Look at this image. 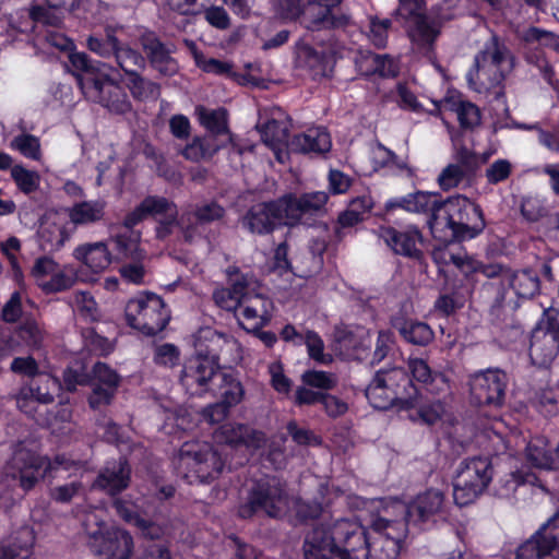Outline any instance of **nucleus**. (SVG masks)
Segmentation results:
<instances>
[{
	"label": "nucleus",
	"instance_id": "nucleus-49",
	"mask_svg": "<svg viewBox=\"0 0 559 559\" xmlns=\"http://www.w3.org/2000/svg\"><path fill=\"white\" fill-rule=\"evenodd\" d=\"M128 87L135 99L145 100L159 96V86L139 73L129 76Z\"/></svg>",
	"mask_w": 559,
	"mask_h": 559
},
{
	"label": "nucleus",
	"instance_id": "nucleus-57",
	"mask_svg": "<svg viewBox=\"0 0 559 559\" xmlns=\"http://www.w3.org/2000/svg\"><path fill=\"white\" fill-rule=\"evenodd\" d=\"M464 178V169L457 164H450L438 176V183L442 190H450L460 185Z\"/></svg>",
	"mask_w": 559,
	"mask_h": 559
},
{
	"label": "nucleus",
	"instance_id": "nucleus-29",
	"mask_svg": "<svg viewBox=\"0 0 559 559\" xmlns=\"http://www.w3.org/2000/svg\"><path fill=\"white\" fill-rule=\"evenodd\" d=\"M330 134L323 128H310L297 134L289 142L290 151L296 153H325L331 148Z\"/></svg>",
	"mask_w": 559,
	"mask_h": 559
},
{
	"label": "nucleus",
	"instance_id": "nucleus-40",
	"mask_svg": "<svg viewBox=\"0 0 559 559\" xmlns=\"http://www.w3.org/2000/svg\"><path fill=\"white\" fill-rule=\"evenodd\" d=\"M115 243L118 254L124 259L141 261L144 252L140 248V234L134 230H126L110 238Z\"/></svg>",
	"mask_w": 559,
	"mask_h": 559
},
{
	"label": "nucleus",
	"instance_id": "nucleus-52",
	"mask_svg": "<svg viewBox=\"0 0 559 559\" xmlns=\"http://www.w3.org/2000/svg\"><path fill=\"white\" fill-rule=\"evenodd\" d=\"M141 203L147 215L166 214L171 218L168 224L175 222L177 216L176 205L173 202H169L167 199L159 197H147Z\"/></svg>",
	"mask_w": 559,
	"mask_h": 559
},
{
	"label": "nucleus",
	"instance_id": "nucleus-23",
	"mask_svg": "<svg viewBox=\"0 0 559 559\" xmlns=\"http://www.w3.org/2000/svg\"><path fill=\"white\" fill-rule=\"evenodd\" d=\"M236 346L237 344L234 338L212 328H202L194 335L197 355L206 356L218 364L224 353L233 350Z\"/></svg>",
	"mask_w": 559,
	"mask_h": 559
},
{
	"label": "nucleus",
	"instance_id": "nucleus-11",
	"mask_svg": "<svg viewBox=\"0 0 559 559\" xmlns=\"http://www.w3.org/2000/svg\"><path fill=\"white\" fill-rule=\"evenodd\" d=\"M217 377H219V364L206 356L195 354L186 361L180 382L189 394L195 395L214 391Z\"/></svg>",
	"mask_w": 559,
	"mask_h": 559
},
{
	"label": "nucleus",
	"instance_id": "nucleus-50",
	"mask_svg": "<svg viewBox=\"0 0 559 559\" xmlns=\"http://www.w3.org/2000/svg\"><path fill=\"white\" fill-rule=\"evenodd\" d=\"M71 298L74 309L85 319L94 321L99 317L97 302L90 293L75 292Z\"/></svg>",
	"mask_w": 559,
	"mask_h": 559
},
{
	"label": "nucleus",
	"instance_id": "nucleus-39",
	"mask_svg": "<svg viewBox=\"0 0 559 559\" xmlns=\"http://www.w3.org/2000/svg\"><path fill=\"white\" fill-rule=\"evenodd\" d=\"M214 391L217 392L222 401L229 406H235L241 402L243 397V388L240 381L230 373L219 371L216 378Z\"/></svg>",
	"mask_w": 559,
	"mask_h": 559
},
{
	"label": "nucleus",
	"instance_id": "nucleus-35",
	"mask_svg": "<svg viewBox=\"0 0 559 559\" xmlns=\"http://www.w3.org/2000/svg\"><path fill=\"white\" fill-rule=\"evenodd\" d=\"M503 283L514 290L515 295L521 298H531L535 296L540 287L538 275L531 270L503 273Z\"/></svg>",
	"mask_w": 559,
	"mask_h": 559
},
{
	"label": "nucleus",
	"instance_id": "nucleus-27",
	"mask_svg": "<svg viewBox=\"0 0 559 559\" xmlns=\"http://www.w3.org/2000/svg\"><path fill=\"white\" fill-rule=\"evenodd\" d=\"M559 353V341L546 334L543 329H534L531 335L530 357L539 367L549 366Z\"/></svg>",
	"mask_w": 559,
	"mask_h": 559
},
{
	"label": "nucleus",
	"instance_id": "nucleus-59",
	"mask_svg": "<svg viewBox=\"0 0 559 559\" xmlns=\"http://www.w3.org/2000/svg\"><path fill=\"white\" fill-rule=\"evenodd\" d=\"M56 264L57 262L48 257H41L35 261L31 275L43 290L44 284L48 282V277L53 272Z\"/></svg>",
	"mask_w": 559,
	"mask_h": 559
},
{
	"label": "nucleus",
	"instance_id": "nucleus-63",
	"mask_svg": "<svg viewBox=\"0 0 559 559\" xmlns=\"http://www.w3.org/2000/svg\"><path fill=\"white\" fill-rule=\"evenodd\" d=\"M334 341L337 344L336 349L345 357H352L353 350L357 347V341L354 334L346 329H336L334 332Z\"/></svg>",
	"mask_w": 559,
	"mask_h": 559
},
{
	"label": "nucleus",
	"instance_id": "nucleus-13",
	"mask_svg": "<svg viewBox=\"0 0 559 559\" xmlns=\"http://www.w3.org/2000/svg\"><path fill=\"white\" fill-rule=\"evenodd\" d=\"M228 287L217 288L213 293L215 304L227 311L236 312L242 299L258 289V281L250 274H243L236 267H228Z\"/></svg>",
	"mask_w": 559,
	"mask_h": 559
},
{
	"label": "nucleus",
	"instance_id": "nucleus-22",
	"mask_svg": "<svg viewBox=\"0 0 559 559\" xmlns=\"http://www.w3.org/2000/svg\"><path fill=\"white\" fill-rule=\"evenodd\" d=\"M392 406L406 411L411 420L427 425L435 424L444 413V407L439 401L426 402L423 394H416L409 399H397Z\"/></svg>",
	"mask_w": 559,
	"mask_h": 559
},
{
	"label": "nucleus",
	"instance_id": "nucleus-45",
	"mask_svg": "<svg viewBox=\"0 0 559 559\" xmlns=\"http://www.w3.org/2000/svg\"><path fill=\"white\" fill-rule=\"evenodd\" d=\"M399 331L405 341L416 345H427L433 338L432 330L424 322L406 321Z\"/></svg>",
	"mask_w": 559,
	"mask_h": 559
},
{
	"label": "nucleus",
	"instance_id": "nucleus-51",
	"mask_svg": "<svg viewBox=\"0 0 559 559\" xmlns=\"http://www.w3.org/2000/svg\"><path fill=\"white\" fill-rule=\"evenodd\" d=\"M11 176L19 189L24 193H31L39 186V175L21 165H15L11 168Z\"/></svg>",
	"mask_w": 559,
	"mask_h": 559
},
{
	"label": "nucleus",
	"instance_id": "nucleus-62",
	"mask_svg": "<svg viewBox=\"0 0 559 559\" xmlns=\"http://www.w3.org/2000/svg\"><path fill=\"white\" fill-rule=\"evenodd\" d=\"M276 13L285 20H296L304 12L301 0H272Z\"/></svg>",
	"mask_w": 559,
	"mask_h": 559
},
{
	"label": "nucleus",
	"instance_id": "nucleus-15",
	"mask_svg": "<svg viewBox=\"0 0 559 559\" xmlns=\"http://www.w3.org/2000/svg\"><path fill=\"white\" fill-rule=\"evenodd\" d=\"M273 302L257 292L249 293L236 311L239 325L248 332H258L271 320Z\"/></svg>",
	"mask_w": 559,
	"mask_h": 559
},
{
	"label": "nucleus",
	"instance_id": "nucleus-16",
	"mask_svg": "<svg viewBox=\"0 0 559 559\" xmlns=\"http://www.w3.org/2000/svg\"><path fill=\"white\" fill-rule=\"evenodd\" d=\"M328 535L348 559H366L368 544L361 526L357 523L340 520Z\"/></svg>",
	"mask_w": 559,
	"mask_h": 559
},
{
	"label": "nucleus",
	"instance_id": "nucleus-41",
	"mask_svg": "<svg viewBox=\"0 0 559 559\" xmlns=\"http://www.w3.org/2000/svg\"><path fill=\"white\" fill-rule=\"evenodd\" d=\"M263 142L272 150L286 144L288 140V122L285 120L270 119L263 126H258Z\"/></svg>",
	"mask_w": 559,
	"mask_h": 559
},
{
	"label": "nucleus",
	"instance_id": "nucleus-21",
	"mask_svg": "<svg viewBox=\"0 0 559 559\" xmlns=\"http://www.w3.org/2000/svg\"><path fill=\"white\" fill-rule=\"evenodd\" d=\"M131 479V468L128 462L120 457L117 461L108 462L99 472L93 483V488L115 496L127 489Z\"/></svg>",
	"mask_w": 559,
	"mask_h": 559
},
{
	"label": "nucleus",
	"instance_id": "nucleus-48",
	"mask_svg": "<svg viewBox=\"0 0 559 559\" xmlns=\"http://www.w3.org/2000/svg\"><path fill=\"white\" fill-rule=\"evenodd\" d=\"M10 147L29 159L39 160L41 157L39 139L29 133H22L13 138Z\"/></svg>",
	"mask_w": 559,
	"mask_h": 559
},
{
	"label": "nucleus",
	"instance_id": "nucleus-42",
	"mask_svg": "<svg viewBox=\"0 0 559 559\" xmlns=\"http://www.w3.org/2000/svg\"><path fill=\"white\" fill-rule=\"evenodd\" d=\"M332 10L333 9H324V11L305 19L307 27L314 31L322 28H342L349 25L350 16L348 14H334Z\"/></svg>",
	"mask_w": 559,
	"mask_h": 559
},
{
	"label": "nucleus",
	"instance_id": "nucleus-5",
	"mask_svg": "<svg viewBox=\"0 0 559 559\" xmlns=\"http://www.w3.org/2000/svg\"><path fill=\"white\" fill-rule=\"evenodd\" d=\"M289 495L286 483L277 477L257 480L248 495V501L239 510L242 518L261 513L270 518H281L288 511Z\"/></svg>",
	"mask_w": 559,
	"mask_h": 559
},
{
	"label": "nucleus",
	"instance_id": "nucleus-4",
	"mask_svg": "<svg viewBox=\"0 0 559 559\" xmlns=\"http://www.w3.org/2000/svg\"><path fill=\"white\" fill-rule=\"evenodd\" d=\"M429 224L432 233L448 227L454 234L457 229L464 228L469 237H474L485 227L480 207L463 195L440 201Z\"/></svg>",
	"mask_w": 559,
	"mask_h": 559
},
{
	"label": "nucleus",
	"instance_id": "nucleus-8",
	"mask_svg": "<svg viewBox=\"0 0 559 559\" xmlns=\"http://www.w3.org/2000/svg\"><path fill=\"white\" fill-rule=\"evenodd\" d=\"M126 319L130 326L146 335H155L165 329L170 314L159 296L146 294L128 301Z\"/></svg>",
	"mask_w": 559,
	"mask_h": 559
},
{
	"label": "nucleus",
	"instance_id": "nucleus-26",
	"mask_svg": "<svg viewBox=\"0 0 559 559\" xmlns=\"http://www.w3.org/2000/svg\"><path fill=\"white\" fill-rule=\"evenodd\" d=\"M525 462L540 471H558V460L554 453V447L544 436H535L530 439L524 449Z\"/></svg>",
	"mask_w": 559,
	"mask_h": 559
},
{
	"label": "nucleus",
	"instance_id": "nucleus-20",
	"mask_svg": "<svg viewBox=\"0 0 559 559\" xmlns=\"http://www.w3.org/2000/svg\"><path fill=\"white\" fill-rule=\"evenodd\" d=\"M225 216V209L216 201H209L197 204L193 209L186 211L178 224L183 233L185 239L191 241L197 229V225L211 224Z\"/></svg>",
	"mask_w": 559,
	"mask_h": 559
},
{
	"label": "nucleus",
	"instance_id": "nucleus-43",
	"mask_svg": "<svg viewBox=\"0 0 559 559\" xmlns=\"http://www.w3.org/2000/svg\"><path fill=\"white\" fill-rule=\"evenodd\" d=\"M199 117L201 124L206 128L213 135L227 134L228 129V114L224 108L218 109H199Z\"/></svg>",
	"mask_w": 559,
	"mask_h": 559
},
{
	"label": "nucleus",
	"instance_id": "nucleus-30",
	"mask_svg": "<svg viewBox=\"0 0 559 559\" xmlns=\"http://www.w3.org/2000/svg\"><path fill=\"white\" fill-rule=\"evenodd\" d=\"M439 108L455 112L462 127L473 128L480 122V112L477 106L464 100L456 92L449 93L440 102Z\"/></svg>",
	"mask_w": 559,
	"mask_h": 559
},
{
	"label": "nucleus",
	"instance_id": "nucleus-61",
	"mask_svg": "<svg viewBox=\"0 0 559 559\" xmlns=\"http://www.w3.org/2000/svg\"><path fill=\"white\" fill-rule=\"evenodd\" d=\"M526 43H539L543 46L559 49V37L550 32H545L537 27H531L523 34Z\"/></svg>",
	"mask_w": 559,
	"mask_h": 559
},
{
	"label": "nucleus",
	"instance_id": "nucleus-53",
	"mask_svg": "<svg viewBox=\"0 0 559 559\" xmlns=\"http://www.w3.org/2000/svg\"><path fill=\"white\" fill-rule=\"evenodd\" d=\"M537 533H535L528 540L522 544L516 552V559H551L548 551L544 549Z\"/></svg>",
	"mask_w": 559,
	"mask_h": 559
},
{
	"label": "nucleus",
	"instance_id": "nucleus-54",
	"mask_svg": "<svg viewBox=\"0 0 559 559\" xmlns=\"http://www.w3.org/2000/svg\"><path fill=\"white\" fill-rule=\"evenodd\" d=\"M112 507L117 514L126 522L134 524L141 528L146 527V521L139 515L138 508L133 502L123 499H116Z\"/></svg>",
	"mask_w": 559,
	"mask_h": 559
},
{
	"label": "nucleus",
	"instance_id": "nucleus-37",
	"mask_svg": "<svg viewBox=\"0 0 559 559\" xmlns=\"http://www.w3.org/2000/svg\"><path fill=\"white\" fill-rule=\"evenodd\" d=\"M39 246L44 251L53 252L63 247L70 238L64 225L46 221L38 230Z\"/></svg>",
	"mask_w": 559,
	"mask_h": 559
},
{
	"label": "nucleus",
	"instance_id": "nucleus-12",
	"mask_svg": "<svg viewBox=\"0 0 559 559\" xmlns=\"http://www.w3.org/2000/svg\"><path fill=\"white\" fill-rule=\"evenodd\" d=\"M91 551L100 559H129L133 551V538L124 530L110 527L103 533L93 532L88 540Z\"/></svg>",
	"mask_w": 559,
	"mask_h": 559
},
{
	"label": "nucleus",
	"instance_id": "nucleus-14",
	"mask_svg": "<svg viewBox=\"0 0 559 559\" xmlns=\"http://www.w3.org/2000/svg\"><path fill=\"white\" fill-rule=\"evenodd\" d=\"M240 223L251 234H270L277 225L285 224L282 200L252 205L241 217Z\"/></svg>",
	"mask_w": 559,
	"mask_h": 559
},
{
	"label": "nucleus",
	"instance_id": "nucleus-55",
	"mask_svg": "<svg viewBox=\"0 0 559 559\" xmlns=\"http://www.w3.org/2000/svg\"><path fill=\"white\" fill-rule=\"evenodd\" d=\"M19 336L31 347H39L45 337V331L35 320H25L19 329Z\"/></svg>",
	"mask_w": 559,
	"mask_h": 559
},
{
	"label": "nucleus",
	"instance_id": "nucleus-7",
	"mask_svg": "<svg viewBox=\"0 0 559 559\" xmlns=\"http://www.w3.org/2000/svg\"><path fill=\"white\" fill-rule=\"evenodd\" d=\"M492 478L491 464L487 459L474 457L464 461L453 479V498L456 504L474 502L488 487Z\"/></svg>",
	"mask_w": 559,
	"mask_h": 559
},
{
	"label": "nucleus",
	"instance_id": "nucleus-2",
	"mask_svg": "<svg viewBox=\"0 0 559 559\" xmlns=\"http://www.w3.org/2000/svg\"><path fill=\"white\" fill-rule=\"evenodd\" d=\"M225 465L222 454L207 442H186L179 451L178 468L190 484L217 479Z\"/></svg>",
	"mask_w": 559,
	"mask_h": 559
},
{
	"label": "nucleus",
	"instance_id": "nucleus-18",
	"mask_svg": "<svg viewBox=\"0 0 559 559\" xmlns=\"http://www.w3.org/2000/svg\"><path fill=\"white\" fill-rule=\"evenodd\" d=\"M215 439L231 448H246L251 451L263 448L266 443V436L247 424L228 423L222 425L215 431Z\"/></svg>",
	"mask_w": 559,
	"mask_h": 559
},
{
	"label": "nucleus",
	"instance_id": "nucleus-56",
	"mask_svg": "<svg viewBox=\"0 0 559 559\" xmlns=\"http://www.w3.org/2000/svg\"><path fill=\"white\" fill-rule=\"evenodd\" d=\"M307 346L309 356L318 362L328 364L332 360L329 354H324L322 338L313 331H307L302 340Z\"/></svg>",
	"mask_w": 559,
	"mask_h": 559
},
{
	"label": "nucleus",
	"instance_id": "nucleus-60",
	"mask_svg": "<svg viewBox=\"0 0 559 559\" xmlns=\"http://www.w3.org/2000/svg\"><path fill=\"white\" fill-rule=\"evenodd\" d=\"M383 391L384 378L382 372L379 370L372 382L366 389V397L376 409H382L384 407Z\"/></svg>",
	"mask_w": 559,
	"mask_h": 559
},
{
	"label": "nucleus",
	"instance_id": "nucleus-44",
	"mask_svg": "<svg viewBox=\"0 0 559 559\" xmlns=\"http://www.w3.org/2000/svg\"><path fill=\"white\" fill-rule=\"evenodd\" d=\"M551 559H559V513L550 518L536 532Z\"/></svg>",
	"mask_w": 559,
	"mask_h": 559
},
{
	"label": "nucleus",
	"instance_id": "nucleus-19",
	"mask_svg": "<svg viewBox=\"0 0 559 559\" xmlns=\"http://www.w3.org/2000/svg\"><path fill=\"white\" fill-rule=\"evenodd\" d=\"M425 0H400L399 14L412 19L414 26L411 29L412 40L420 45H430L439 34L436 25L430 24L420 14Z\"/></svg>",
	"mask_w": 559,
	"mask_h": 559
},
{
	"label": "nucleus",
	"instance_id": "nucleus-6",
	"mask_svg": "<svg viewBox=\"0 0 559 559\" xmlns=\"http://www.w3.org/2000/svg\"><path fill=\"white\" fill-rule=\"evenodd\" d=\"M71 462L64 456H56L53 461L40 456L35 452L19 445L5 465V475L20 480L24 490L32 489L47 472L58 471L60 467L69 469Z\"/></svg>",
	"mask_w": 559,
	"mask_h": 559
},
{
	"label": "nucleus",
	"instance_id": "nucleus-38",
	"mask_svg": "<svg viewBox=\"0 0 559 559\" xmlns=\"http://www.w3.org/2000/svg\"><path fill=\"white\" fill-rule=\"evenodd\" d=\"M221 150V145L216 144L209 136H194L185 147L180 150V154L190 162H207Z\"/></svg>",
	"mask_w": 559,
	"mask_h": 559
},
{
	"label": "nucleus",
	"instance_id": "nucleus-24",
	"mask_svg": "<svg viewBox=\"0 0 559 559\" xmlns=\"http://www.w3.org/2000/svg\"><path fill=\"white\" fill-rule=\"evenodd\" d=\"M140 40L154 69L163 75H173L177 72L178 66L171 57L173 50L163 44L154 33H144Z\"/></svg>",
	"mask_w": 559,
	"mask_h": 559
},
{
	"label": "nucleus",
	"instance_id": "nucleus-10",
	"mask_svg": "<svg viewBox=\"0 0 559 559\" xmlns=\"http://www.w3.org/2000/svg\"><path fill=\"white\" fill-rule=\"evenodd\" d=\"M508 377L500 369H487L469 376L468 386L472 403L500 407L503 405Z\"/></svg>",
	"mask_w": 559,
	"mask_h": 559
},
{
	"label": "nucleus",
	"instance_id": "nucleus-36",
	"mask_svg": "<svg viewBox=\"0 0 559 559\" xmlns=\"http://www.w3.org/2000/svg\"><path fill=\"white\" fill-rule=\"evenodd\" d=\"M390 235L392 249L400 254L416 255L418 252L417 245L421 241L419 230L415 226H408L401 230H386Z\"/></svg>",
	"mask_w": 559,
	"mask_h": 559
},
{
	"label": "nucleus",
	"instance_id": "nucleus-3",
	"mask_svg": "<svg viewBox=\"0 0 559 559\" xmlns=\"http://www.w3.org/2000/svg\"><path fill=\"white\" fill-rule=\"evenodd\" d=\"M512 69L510 51L493 39L476 56L475 69L468 72L467 81L475 91L486 92L500 85Z\"/></svg>",
	"mask_w": 559,
	"mask_h": 559
},
{
	"label": "nucleus",
	"instance_id": "nucleus-58",
	"mask_svg": "<svg viewBox=\"0 0 559 559\" xmlns=\"http://www.w3.org/2000/svg\"><path fill=\"white\" fill-rule=\"evenodd\" d=\"M117 390L119 376L104 362H96L93 367V382Z\"/></svg>",
	"mask_w": 559,
	"mask_h": 559
},
{
	"label": "nucleus",
	"instance_id": "nucleus-33",
	"mask_svg": "<svg viewBox=\"0 0 559 559\" xmlns=\"http://www.w3.org/2000/svg\"><path fill=\"white\" fill-rule=\"evenodd\" d=\"M106 202L103 200L81 201L68 210L70 222L78 225H92L105 217Z\"/></svg>",
	"mask_w": 559,
	"mask_h": 559
},
{
	"label": "nucleus",
	"instance_id": "nucleus-46",
	"mask_svg": "<svg viewBox=\"0 0 559 559\" xmlns=\"http://www.w3.org/2000/svg\"><path fill=\"white\" fill-rule=\"evenodd\" d=\"M75 274L71 267L60 266L58 263L48 277V282L44 284V292L47 294L66 290L75 283Z\"/></svg>",
	"mask_w": 559,
	"mask_h": 559
},
{
	"label": "nucleus",
	"instance_id": "nucleus-9",
	"mask_svg": "<svg viewBox=\"0 0 559 559\" xmlns=\"http://www.w3.org/2000/svg\"><path fill=\"white\" fill-rule=\"evenodd\" d=\"M76 79L86 98L99 104L109 114L123 116L132 111V104L123 87L109 78L84 79L76 75Z\"/></svg>",
	"mask_w": 559,
	"mask_h": 559
},
{
	"label": "nucleus",
	"instance_id": "nucleus-17",
	"mask_svg": "<svg viewBox=\"0 0 559 559\" xmlns=\"http://www.w3.org/2000/svg\"><path fill=\"white\" fill-rule=\"evenodd\" d=\"M328 199V193L323 191L308 192L301 195L287 194L281 198L285 210V224L295 225L305 215L323 213Z\"/></svg>",
	"mask_w": 559,
	"mask_h": 559
},
{
	"label": "nucleus",
	"instance_id": "nucleus-28",
	"mask_svg": "<svg viewBox=\"0 0 559 559\" xmlns=\"http://www.w3.org/2000/svg\"><path fill=\"white\" fill-rule=\"evenodd\" d=\"M305 559H348L322 528H316L305 542Z\"/></svg>",
	"mask_w": 559,
	"mask_h": 559
},
{
	"label": "nucleus",
	"instance_id": "nucleus-25",
	"mask_svg": "<svg viewBox=\"0 0 559 559\" xmlns=\"http://www.w3.org/2000/svg\"><path fill=\"white\" fill-rule=\"evenodd\" d=\"M60 390V382L50 374H40L33 379L29 384L20 389L16 395V402L22 409L27 401L34 400L38 403L50 404L55 400V394Z\"/></svg>",
	"mask_w": 559,
	"mask_h": 559
},
{
	"label": "nucleus",
	"instance_id": "nucleus-1",
	"mask_svg": "<svg viewBox=\"0 0 559 559\" xmlns=\"http://www.w3.org/2000/svg\"><path fill=\"white\" fill-rule=\"evenodd\" d=\"M445 508L444 493L435 488L418 492L411 501L386 499V542L393 543V550L400 554L408 534L407 524L423 526L435 523Z\"/></svg>",
	"mask_w": 559,
	"mask_h": 559
},
{
	"label": "nucleus",
	"instance_id": "nucleus-34",
	"mask_svg": "<svg viewBox=\"0 0 559 559\" xmlns=\"http://www.w3.org/2000/svg\"><path fill=\"white\" fill-rule=\"evenodd\" d=\"M408 368L413 378L424 383L427 386V391L432 394H439L449 389L445 377L441 373L432 374L428 364L420 358H411L408 360Z\"/></svg>",
	"mask_w": 559,
	"mask_h": 559
},
{
	"label": "nucleus",
	"instance_id": "nucleus-47",
	"mask_svg": "<svg viewBox=\"0 0 559 559\" xmlns=\"http://www.w3.org/2000/svg\"><path fill=\"white\" fill-rule=\"evenodd\" d=\"M120 69L126 74L133 75L138 73V70L144 67L145 60L136 50L122 46L112 53Z\"/></svg>",
	"mask_w": 559,
	"mask_h": 559
},
{
	"label": "nucleus",
	"instance_id": "nucleus-64",
	"mask_svg": "<svg viewBox=\"0 0 559 559\" xmlns=\"http://www.w3.org/2000/svg\"><path fill=\"white\" fill-rule=\"evenodd\" d=\"M535 329H543L546 334L556 336L559 341V311L547 309Z\"/></svg>",
	"mask_w": 559,
	"mask_h": 559
},
{
	"label": "nucleus",
	"instance_id": "nucleus-31",
	"mask_svg": "<svg viewBox=\"0 0 559 559\" xmlns=\"http://www.w3.org/2000/svg\"><path fill=\"white\" fill-rule=\"evenodd\" d=\"M73 255L94 273L104 271L111 263V254L103 241L79 246Z\"/></svg>",
	"mask_w": 559,
	"mask_h": 559
},
{
	"label": "nucleus",
	"instance_id": "nucleus-32",
	"mask_svg": "<svg viewBox=\"0 0 559 559\" xmlns=\"http://www.w3.org/2000/svg\"><path fill=\"white\" fill-rule=\"evenodd\" d=\"M440 204L438 193L418 191L402 199L392 200L386 207H401L407 212L431 213V219Z\"/></svg>",
	"mask_w": 559,
	"mask_h": 559
}]
</instances>
